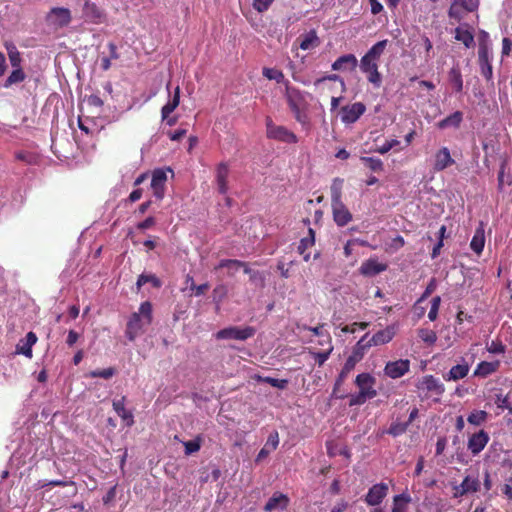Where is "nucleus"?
I'll list each match as a JSON object with an SVG mask.
<instances>
[{
  "mask_svg": "<svg viewBox=\"0 0 512 512\" xmlns=\"http://www.w3.org/2000/svg\"><path fill=\"white\" fill-rule=\"evenodd\" d=\"M153 308L149 301L140 304L138 312L132 313L127 325L125 335L129 341H134L137 336L142 334L147 326L152 323Z\"/></svg>",
  "mask_w": 512,
  "mask_h": 512,
  "instance_id": "f257e3e1",
  "label": "nucleus"
},
{
  "mask_svg": "<svg viewBox=\"0 0 512 512\" xmlns=\"http://www.w3.org/2000/svg\"><path fill=\"white\" fill-rule=\"evenodd\" d=\"M343 182V179L335 178L330 187L333 220L339 227L346 226L353 219L351 212L342 201Z\"/></svg>",
  "mask_w": 512,
  "mask_h": 512,
  "instance_id": "f03ea898",
  "label": "nucleus"
},
{
  "mask_svg": "<svg viewBox=\"0 0 512 512\" xmlns=\"http://www.w3.org/2000/svg\"><path fill=\"white\" fill-rule=\"evenodd\" d=\"M388 40H381L375 43L361 58L360 69L363 73L378 69V62L385 51Z\"/></svg>",
  "mask_w": 512,
  "mask_h": 512,
  "instance_id": "7ed1b4c3",
  "label": "nucleus"
},
{
  "mask_svg": "<svg viewBox=\"0 0 512 512\" xmlns=\"http://www.w3.org/2000/svg\"><path fill=\"white\" fill-rule=\"evenodd\" d=\"M266 135L270 139L288 144H295L298 142V137L295 133L287 129L285 126L275 125L270 117L266 118Z\"/></svg>",
  "mask_w": 512,
  "mask_h": 512,
  "instance_id": "20e7f679",
  "label": "nucleus"
},
{
  "mask_svg": "<svg viewBox=\"0 0 512 512\" xmlns=\"http://www.w3.org/2000/svg\"><path fill=\"white\" fill-rule=\"evenodd\" d=\"M256 333V329L252 326H246V327H237V326H230L224 329L219 330L215 337L218 340L223 339H234V340H240L245 341L251 337H253Z\"/></svg>",
  "mask_w": 512,
  "mask_h": 512,
  "instance_id": "39448f33",
  "label": "nucleus"
},
{
  "mask_svg": "<svg viewBox=\"0 0 512 512\" xmlns=\"http://www.w3.org/2000/svg\"><path fill=\"white\" fill-rule=\"evenodd\" d=\"M222 268H235L238 270L239 268H243L245 274L250 276L251 281H256L257 279L263 281L264 277L258 271H253L249 268L248 264L244 261L237 259H222L217 266L214 267V270L222 269Z\"/></svg>",
  "mask_w": 512,
  "mask_h": 512,
  "instance_id": "423d86ee",
  "label": "nucleus"
},
{
  "mask_svg": "<svg viewBox=\"0 0 512 512\" xmlns=\"http://www.w3.org/2000/svg\"><path fill=\"white\" fill-rule=\"evenodd\" d=\"M71 20L70 10L64 7H54L47 15V22L57 28L68 26Z\"/></svg>",
  "mask_w": 512,
  "mask_h": 512,
  "instance_id": "0eeeda50",
  "label": "nucleus"
},
{
  "mask_svg": "<svg viewBox=\"0 0 512 512\" xmlns=\"http://www.w3.org/2000/svg\"><path fill=\"white\" fill-rule=\"evenodd\" d=\"M366 111V106L362 102H355L351 105H345L341 108V121L345 124L355 123Z\"/></svg>",
  "mask_w": 512,
  "mask_h": 512,
  "instance_id": "6e6552de",
  "label": "nucleus"
},
{
  "mask_svg": "<svg viewBox=\"0 0 512 512\" xmlns=\"http://www.w3.org/2000/svg\"><path fill=\"white\" fill-rule=\"evenodd\" d=\"M410 370V361L408 359H399L389 361L384 367L386 376L392 379H398L408 373Z\"/></svg>",
  "mask_w": 512,
  "mask_h": 512,
  "instance_id": "1a4fd4ad",
  "label": "nucleus"
},
{
  "mask_svg": "<svg viewBox=\"0 0 512 512\" xmlns=\"http://www.w3.org/2000/svg\"><path fill=\"white\" fill-rule=\"evenodd\" d=\"M388 484L386 483H377L369 488L368 493L365 496V502L369 506H377L382 503L385 497L388 494Z\"/></svg>",
  "mask_w": 512,
  "mask_h": 512,
  "instance_id": "9d476101",
  "label": "nucleus"
},
{
  "mask_svg": "<svg viewBox=\"0 0 512 512\" xmlns=\"http://www.w3.org/2000/svg\"><path fill=\"white\" fill-rule=\"evenodd\" d=\"M489 439V434L481 429L469 437L467 448L474 456L478 455L488 444Z\"/></svg>",
  "mask_w": 512,
  "mask_h": 512,
  "instance_id": "9b49d317",
  "label": "nucleus"
},
{
  "mask_svg": "<svg viewBox=\"0 0 512 512\" xmlns=\"http://www.w3.org/2000/svg\"><path fill=\"white\" fill-rule=\"evenodd\" d=\"M478 8V0H451V6L448 11L450 18L461 19L460 9L467 12H474Z\"/></svg>",
  "mask_w": 512,
  "mask_h": 512,
  "instance_id": "f8f14e48",
  "label": "nucleus"
},
{
  "mask_svg": "<svg viewBox=\"0 0 512 512\" xmlns=\"http://www.w3.org/2000/svg\"><path fill=\"white\" fill-rule=\"evenodd\" d=\"M167 181V174L163 169H156L152 173L151 188L154 196L158 200H162L165 195V185Z\"/></svg>",
  "mask_w": 512,
  "mask_h": 512,
  "instance_id": "ddd939ff",
  "label": "nucleus"
},
{
  "mask_svg": "<svg viewBox=\"0 0 512 512\" xmlns=\"http://www.w3.org/2000/svg\"><path fill=\"white\" fill-rule=\"evenodd\" d=\"M417 387L419 389L431 392L432 394H435L438 397H441L445 392L444 384L440 382L437 378H435L433 375L424 376ZM435 401H439V398H437Z\"/></svg>",
  "mask_w": 512,
  "mask_h": 512,
  "instance_id": "4468645a",
  "label": "nucleus"
},
{
  "mask_svg": "<svg viewBox=\"0 0 512 512\" xmlns=\"http://www.w3.org/2000/svg\"><path fill=\"white\" fill-rule=\"evenodd\" d=\"M229 166L226 162H221L216 166L215 169V182L217 190L220 194L225 195L228 192V177H229Z\"/></svg>",
  "mask_w": 512,
  "mask_h": 512,
  "instance_id": "2eb2a0df",
  "label": "nucleus"
},
{
  "mask_svg": "<svg viewBox=\"0 0 512 512\" xmlns=\"http://www.w3.org/2000/svg\"><path fill=\"white\" fill-rule=\"evenodd\" d=\"M387 268V264L379 262L376 258H369L361 264L359 271L363 276L373 277L386 271Z\"/></svg>",
  "mask_w": 512,
  "mask_h": 512,
  "instance_id": "dca6fc26",
  "label": "nucleus"
},
{
  "mask_svg": "<svg viewBox=\"0 0 512 512\" xmlns=\"http://www.w3.org/2000/svg\"><path fill=\"white\" fill-rule=\"evenodd\" d=\"M83 16L86 21L94 24L102 23L105 17L103 11L94 2L88 0L84 3Z\"/></svg>",
  "mask_w": 512,
  "mask_h": 512,
  "instance_id": "f3484780",
  "label": "nucleus"
},
{
  "mask_svg": "<svg viewBox=\"0 0 512 512\" xmlns=\"http://www.w3.org/2000/svg\"><path fill=\"white\" fill-rule=\"evenodd\" d=\"M454 163L455 161L451 157L449 149L447 147H442L435 153L433 169L436 172H440L452 166Z\"/></svg>",
  "mask_w": 512,
  "mask_h": 512,
  "instance_id": "a211bd4d",
  "label": "nucleus"
},
{
  "mask_svg": "<svg viewBox=\"0 0 512 512\" xmlns=\"http://www.w3.org/2000/svg\"><path fill=\"white\" fill-rule=\"evenodd\" d=\"M358 66V60L354 54H345L337 58L332 69L335 71H354Z\"/></svg>",
  "mask_w": 512,
  "mask_h": 512,
  "instance_id": "6ab92c4d",
  "label": "nucleus"
},
{
  "mask_svg": "<svg viewBox=\"0 0 512 512\" xmlns=\"http://www.w3.org/2000/svg\"><path fill=\"white\" fill-rule=\"evenodd\" d=\"M126 397L122 396L120 399L113 400L112 406L117 415L125 422L127 427L134 425V416L130 410L125 408Z\"/></svg>",
  "mask_w": 512,
  "mask_h": 512,
  "instance_id": "aec40b11",
  "label": "nucleus"
},
{
  "mask_svg": "<svg viewBox=\"0 0 512 512\" xmlns=\"http://www.w3.org/2000/svg\"><path fill=\"white\" fill-rule=\"evenodd\" d=\"M479 65L481 67V74L486 80H491L493 76V68L489 59L488 48L481 45L478 50Z\"/></svg>",
  "mask_w": 512,
  "mask_h": 512,
  "instance_id": "412c9836",
  "label": "nucleus"
},
{
  "mask_svg": "<svg viewBox=\"0 0 512 512\" xmlns=\"http://www.w3.org/2000/svg\"><path fill=\"white\" fill-rule=\"evenodd\" d=\"M396 329L394 325H389L385 329L376 332L368 341L371 346H379L389 343L395 336Z\"/></svg>",
  "mask_w": 512,
  "mask_h": 512,
  "instance_id": "4be33fe9",
  "label": "nucleus"
},
{
  "mask_svg": "<svg viewBox=\"0 0 512 512\" xmlns=\"http://www.w3.org/2000/svg\"><path fill=\"white\" fill-rule=\"evenodd\" d=\"M37 342V336L34 332H28L25 339H21L16 345V354H22L27 358L33 357L32 346Z\"/></svg>",
  "mask_w": 512,
  "mask_h": 512,
  "instance_id": "5701e85b",
  "label": "nucleus"
},
{
  "mask_svg": "<svg viewBox=\"0 0 512 512\" xmlns=\"http://www.w3.org/2000/svg\"><path fill=\"white\" fill-rule=\"evenodd\" d=\"M286 100L291 110L301 108L305 103V98L301 91L295 87L286 86Z\"/></svg>",
  "mask_w": 512,
  "mask_h": 512,
  "instance_id": "b1692460",
  "label": "nucleus"
},
{
  "mask_svg": "<svg viewBox=\"0 0 512 512\" xmlns=\"http://www.w3.org/2000/svg\"><path fill=\"white\" fill-rule=\"evenodd\" d=\"M289 504V498L283 493L276 492L269 498L264 506L266 512H271L275 509H286Z\"/></svg>",
  "mask_w": 512,
  "mask_h": 512,
  "instance_id": "393cba45",
  "label": "nucleus"
},
{
  "mask_svg": "<svg viewBox=\"0 0 512 512\" xmlns=\"http://www.w3.org/2000/svg\"><path fill=\"white\" fill-rule=\"evenodd\" d=\"M297 41H299V48L302 50L313 49L320 45V39L315 29L300 35Z\"/></svg>",
  "mask_w": 512,
  "mask_h": 512,
  "instance_id": "a878e982",
  "label": "nucleus"
},
{
  "mask_svg": "<svg viewBox=\"0 0 512 512\" xmlns=\"http://www.w3.org/2000/svg\"><path fill=\"white\" fill-rule=\"evenodd\" d=\"M412 498L409 493L403 492L393 497L391 512H407Z\"/></svg>",
  "mask_w": 512,
  "mask_h": 512,
  "instance_id": "bb28decb",
  "label": "nucleus"
},
{
  "mask_svg": "<svg viewBox=\"0 0 512 512\" xmlns=\"http://www.w3.org/2000/svg\"><path fill=\"white\" fill-rule=\"evenodd\" d=\"M499 365H500L499 361H495V362L482 361L477 365V367L474 371V375L478 376V377L485 378V377L493 374L494 372H496L499 368Z\"/></svg>",
  "mask_w": 512,
  "mask_h": 512,
  "instance_id": "cd10ccee",
  "label": "nucleus"
},
{
  "mask_svg": "<svg viewBox=\"0 0 512 512\" xmlns=\"http://www.w3.org/2000/svg\"><path fill=\"white\" fill-rule=\"evenodd\" d=\"M368 333H366L364 336L361 337V339L356 343V345L353 347L351 357L356 359V361H361L365 355V352L372 347L368 338Z\"/></svg>",
  "mask_w": 512,
  "mask_h": 512,
  "instance_id": "c85d7f7f",
  "label": "nucleus"
},
{
  "mask_svg": "<svg viewBox=\"0 0 512 512\" xmlns=\"http://www.w3.org/2000/svg\"><path fill=\"white\" fill-rule=\"evenodd\" d=\"M463 120V113L461 111H455L449 116L445 117L437 123L439 129H445L448 127L459 128Z\"/></svg>",
  "mask_w": 512,
  "mask_h": 512,
  "instance_id": "c756f323",
  "label": "nucleus"
},
{
  "mask_svg": "<svg viewBox=\"0 0 512 512\" xmlns=\"http://www.w3.org/2000/svg\"><path fill=\"white\" fill-rule=\"evenodd\" d=\"M485 245V232L483 225L481 224L475 231V234L471 240L470 247L476 254H481Z\"/></svg>",
  "mask_w": 512,
  "mask_h": 512,
  "instance_id": "7c9ffc66",
  "label": "nucleus"
},
{
  "mask_svg": "<svg viewBox=\"0 0 512 512\" xmlns=\"http://www.w3.org/2000/svg\"><path fill=\"white\" fill-rule=\"evenodd\" d=\"M469 369L470 368L467 363L457 364L449 370L445 379L448 381H451V380L458 381L460 379H463L464 377H466L468 375Z\"/></svg>",
  "mask_w": 512,
  "mask_h": 512,
  "instance_id": "2f4dec72",
  "label": "nucleus"
},
{
  "mask_svg": "<svg viewBox=\"0 0 512 512\" xmlns=\"http://www.w3.org/2000/svg\"><path fill=\"white\" fill-rule=\"evenodd\" d=\"M355 384L358 386L359 391L375 390V378L369 373L358 374L355 379Z\"/></svg>",
  "mask_w": 512,
  "mask_h": 512,
  "instance_id": "473e14b6",
  "label": "nucleus"
},
{
  "mask_svg": "<svg viewBox=\"0 0 512 512\" xmlns=\"http://www.w3.org/2000/svg\"><path fill=\"white\" fill-rule=\"evenodd\" d=\"M180 102V88L176 87L174 91V95L171 100L167 104H165L161 109L162 119H167L169 115L178 107Z\"/></svg>",
  "mask_w": 512,
  "mask_h": 512,
  "instance_id": "72a5a7b5",
  "label": "nucleus"
},
{
  "mask_svg": "<svg viewBox=\"0 0 512 512\" xmlns=\"http://www.w3.org/2000/svg\"><path fill=\"white\" fill-rule=\"evenodd\" d=\"M376 395H377V391L376 390L359 391L358 394L351 396L350 401H349V405L350 406L362 405L368 399H372Z\"/></svg>",
  "mask_w": 512,
  "mask_h": 512,
  "instance_id": "f704fd0d",
  "label": "nucleus"
},
{
  "mask_svg": "<svg viewBox=\"0 0 512 512\" xmlns=\"http://www.w3.org/2000/svg\"><path fill=\"white\" fill-rule=\"evenodd\" d=\"M455 39L464 44L466 48H470L474 45V35L466 29L457 27L455 29Z\"/></svg>",
  "mask_w": 512,
  "mask_h": 512,
  "instance_id": "c9c22d12",
  "label": "nucleus"
},
{
  "mask_svg": "<svg viewBox=\"0 0 512 512\" xmlns=\"http://www.w3.org/2000/svg\"><path fill=\"white\" fill-rule=\"evenodd\" d=\"M315 244V231L309 227L308 228V235L303 237L299 245L297 247V251L299 254H304L309 248L314 246Z\"/></svg>",
  "mask_w": 512,
  "mask_h": 512,
  "instance_id": "e433bc0d",
  "label": "nucleus"
},
{
  "mask_svg": "<svg viewBox=\"0 0 512 512\" xmlns=\"http://www.w3.org/2000/svg\"><path fill=\"white\" fill-rule=\"evenodd\" d=\"M448 77L454 90L456 92H461L463 90V79L460 69L458 67H452L449 71Z\"/></svg>",
  "mask_w": 512,
  "mask_h": 512,
  "instance_id": "4c0bfd02",
  "label": "nucleus"
},
{
  "mask_svg": "<svg viewBox=\"0 0 512 512\" xmlns=\"http://www.w3.org/2000/svg\"><path fill=\"white\" fill-rule=\"evenodd\" d=\"M146 283H151L153 287L155 288H160L161 285H162V282L160 281V279L154 275V274H141L139 275L138 279H137V282H136V286H137V290L139 291L140 288L145 285Z\"/></svg>",
  "mask_w": 512,
  "mask_h": 512,
  "instance_id": "58836bf2",
  "label": "nucleus"
},
{
  "mask_svg": "<svg viewBox=\"0 0 512 512\" xmlns=\"http://www.w3.org/2000/svg\"><path fill=\"white\" fill-rule=\"evenodd\" d=\"M488 418V413L484 410H474L472 411L467 418V421L475 426H480L483 424Z\"/></svg>",
  "mask_w": 512,
  "mask_h": 512,
  "instance_id": "ea45409f",
  "label": "nucleus"
},
{
  "mask_svg": "<svg viewBox=\"0 0 512 512\" xmlns=\"http://www.w3.org/2000/svg\"><path fill=\"white\" fill-rule=\"evenodd\" d=\"M25 77H26V75H25L24 71L21 69V67L15 68L10 73L8 78L6 79V81L4 83V87L8 88L13 84L20 83V82L24 81Z\"/></svg>",
  "mask_w": 512,
  "mask_h": 512,
  "instance_id": "a19ab883",
  "label": "nucleus"
},
{
  "mask_svg": "<svg viewBox=\"0 0 512 512\" xmlns=\"http://www.w3.org/2000/svg\"><path fill=\"white\" fill-rule=\"evenodd\" d=\"M462 486L467 493H475L480 490V481L477 477L466 476L462 481Z\"/></svg>",
  "mask_w": 512,
  "mask_h": 512,
  "instance_id": "79ce46f5",
  "label": "nucleus"
},
{
  "mask_svg": "<svg viewBox=\"0 0 512 512\" xmlns=\"http://www.w3.org/2000/svg\"><path fill=\"white\" fill-rule=\"evenodd\" d=\"M213 301L217 304H220L228 295V287L227 285L220 283L215 286L212 292Z\"/></svg>",
  "mask_w": 512,
  "mask_h": 512,
  "instance_id": "37998d69",
  "label": "nucleus"
},
{
  "mask_svg": "<svg viewBox=\"0 0 512 512\" xmlns=\"http://www.w3.org/2000/svg\"><path fill=\"white\" fill-rule=\"evenodd\" d=\"M361 161L365 164V166L374 172H380L384 168L383 162L379 158L361 157Z\"/></svg>",
  "mask_w": 512,
  "mask_h": 512,
  "instance_id": "c03bdc74",
  "label": "nucleus"
},
{
  "mask_svg": "<svg viewBox=\"0 0 512 512\" xmlns=\"http://www.w3.org/2000/svg\"><path fill=\"white\" fill-rule=\"evenodd\" d=\"M418 336L423 342L430 344V345L434 344L437 340L436 333L433 330L428 329V328L419 329Z\"/></svg>",
  "mask_w": 512,
  "mask_h": 512,
  "instance_id": "a18cd8bd",
  "label": "nucleus"
},
{
  "mask_svg": "<svg viewBox=\"0 0 512 512\" xmlns=\"http://www.w3.org/2000/svg\"><path fill=\"white\" fill-rule=\"evenodd\" d=\"M409 426V422L400 423V422H393L389 429L387 430V433L389 435H392L393 437L400 436L404 434Z\"/></svg>",
  "mask_w": 512,
  "mask_h": 512,
  "instance_id": "49530a36",
  "label": "nucleus"
},
{
  "mask_svg": "<svg viewBox=\"0 0 512 512\" xmlns=\"http://www.w3.org/2000/svg\"><path fill=\"white\" fill-rule=\"evenodd\" d=\"M263 76H265L269 80H275L276 82L280 83L284 79V74L281 70L275 69V68H263Z\"/></svg>",
  "mask_w": 512,
  "mask_h": 512,
  "instance_id": "de8ad7c7",
  "label": "nucleus"
},
{
  "mask_svg": "<svg viewBox=\"0 0 512 512\" xmlns=\"http://www.w3.org/2000/svg\"><path fill=\"white\" fill-rule=\"evenodd\" d=\"M260 381L267 383L271 385L272 387L278 388V389H285L288 385L287 379H277L270 376L266 377H260Z\"/></svg>",
  "mask_w": 512,
  "mask_h": 512,
  "instance_id": "09e8293b",
  "label": "nucleus"
},
{
  "mask_svg": "<svg viewBox=\"0 0 512 512\" xmlns=\"http://www.w3.org/2000/svg\"><path fill=\"white\" fill-rule=\"evenodd\" d=\"M201 437H196L194 440H190L184 443L185 454L190 455L200 450L201 448Z\"/></svg>",
  "mask_w": 512,
  "mask_h": 512,
  "instance_id": "8fccbe9b",
  "label": "nucleus"
},
{
  "mask_svg": "<svg viewBox=\"0 0 512 512\" xmlns=\"http://www.w3.org/2000/svg\"><path fill=\"white\" fill-rule=\"evenodd\" d=\"M15 156L17 160L23 161L29 165H35L38 162V157L30 152H17Z\"/></svg>",
  "mask_w": 512,
  "mask_h": 512,
  "instance_id": "3c124183",
  "label": "nucleus"
},
{
  "mask_svg": "<svg viewBox=\"0 0 512 512\" xmlns=\"http://www.w3.org/2000/svg\"><path fill=\"white\" fill-rule=\"evenodd\" d=\"M114 374H115V369L112 368V367H109V368L102 369V370L90 371L88 376L91 377V378H98V377H100V378H104V379H109Z\"/></svg>",
  "mask_w": 512,
  "mask_h": 512,
  "instance_id": "603ef678",
  "label": "nucleus"
},
{
  "mask_svg": "<svg viewBox=\"0 0 512 512\" xmlns=\"http://www.w3.org/2000/svg\"><path fill=\"white\" fill-rule=\"evenodd\" d=\"M8 55L11 66L13 68H20L21 56L15 46L12 45L11 48H8Z\"/></svg>",
  "mask_w": 512,
  "mask_h": 512,
  "instance_id": "864d4df0",
  "label": "nucleus"
},
{
  "mask_svg": "<svg viewBox=\"0 0 512 512\" xmlns=\"http://www.w3.org/2000/svg\"><path fill=\"white\" fill-rule=\"evenodd\" d=\"M441 298L440 296H435L431 301V307L428 312V318L430 321H435L438 316V310L440 307Z\"/></svg>",
  "mask_w": 512,
  "mask_h": 512,
  "instance_id": "5fc2aeb1",
  "label": "nucleus"
},
{
  "mask_svg": "<svg viewBox=\"0 0 512 512\" xmlns=\"http://www.w3.org/2000/svg\"><path fill=\"white\" fill-rule=\"evenodd\" d=\"M487 350L492 354H503L506 346L500 340H493L490 344H487Z\"/></svg>",
  "mask_w": 512,
  "mask_h": 512,
  "instance_id": "6e6d98bb",
  "label": "nucleus"
},
{
  "mask_svg": "<svg viewBox=\"0 0 512 512\" xmlns=\"http://www.w3.org/2000/svg\"><path fill=\"white\" fill-rule=\"evenodd\" d=\"M365 74H367L368 82L373 84L374 87L379 88L381 86L382 77H381V74L379 73L378 69H373L370 72H365Z\"/></svg>",
  "mask_w": 512,
  "mask_h": 512,
  "instance_id": "4d7b16f0",
  "label": "nucleus"
},
{
  "mask_svg": "<svg viewBox=\"0 0 512 512\" xmlns=\"http://www.w3.org/2000/svg\"><path fill=\"white\" fill-rule=\"evenodd\" d=\"M495 404L501 410L508 409L510 413H512V406L509 403L508 397L503 396L502 394H497L495 398Z\"/></svg>",
  "mask_w": 512,
  "mask_h": 512,
  "instance_id": "13d9d810",
  "label": "nucleus"
},
{
  "mask_svg": "<svg viewBox=\"0 0 512 512\" xmlns=\"http://www.w3.org/2000/svg\"><path fill=\"white\" fill-rule=\"evenodd\" d=\"M273 0H253V8L259 12L263 13L269 9Z\"/></svg>",
  "mask_w": 512,
  "mask_h": 512,
  "instance_id": "bf43d9fd",
  "label": "nucleus"
},
{
  "mask_svg": "<svg viewBox=\"0 0 512 512\" xmlns=\"http://www.w3.org/2000/svg\"><path fill=\"white\" fill-rule=\"evenodd\" d=\"M400 144V141L397 139H392L390 141H386L383 145L378 147L375 151L380 154H386L394 147L398 146Z\"/></svg>",
  "mask_w": 512,
  "mask_h": 512,
  "instance_id": "052dcab7",
  "label": "nucleus"
},
{
  "mask_svg": "<svg viewBox=\"0 0 512 512\" xmlns=\"http://www.w3.org/2000/svg\"><path fill=\"white\" fill-rule=\"evenodd\" d=\"M369 326L368 322H354L351 325H346L342 328V332L344 333H355L357 328L366 329Z\"/></svg>",
  "mask_w": 512,
  "mask_h": 512,
  "instance_id": "680f3d73",
  "label": "nucleus"
},
{
  "mask_svg": "<svg viewBox=\"0 0 512 512\" xmlns=\"http://www.w3.org/2000/svg\"><path fill=\"white\" fill-rule=\"evenodd\" d=\"M279 445V435L277 431L270 433L266 441L265 446L270 450L274 451Z\"/></svg>",
  "mask_w": 512,
  "mask_h": 512,
  "instance_id": "e2e57ef3",
  "label": "nucleus"
},
{
  "mask_svg": "<svg viewBox=\"0 0 512 512\" xmlns=\"http://www.w3.org/2000/svg\"><path fill=\"white\" fill-rule=\"evenodd\" d=\"M332 350H333V347L331 346L326 351L314 353L313 355H314V359H315L316 363L319 366H322L327 361V359L329 358Z\"/></svg>",
  "mask_w": 512,
  "mask_h": 512,
  "instance_id": "0e129e2a",
  "label": "nucleus"
},
{
  "mask_svg": "<svg viewBox=\"0 0 512 512\" xmlns=\"http://www.w3.org/2000/svg\"><path fill=\"white\" fill-rule=\"evenodd\" d=\"M187 281H191V289L195 290L196 296L203 295L210 287L208 283H204L198 286L195 285L193 278L190 276L187 277Z\"/></svg>",
  "mask_w": 512,
  "mask_h": 512,
  "instance_id": "69168bd1",
  "label": "nucleus"
},
{
  "mask_svg": "<svg viewBox=\"0 0 512 512\" xmlns=\"http://www.w3.org/2000/svg\"><path fill=\"white\" fill-rule=\"evenodd\" d=\"M294 114V117L297 122H299L302 125L308 124V116L306 113L302 112L301 108H298L296 110H291Z\"/></svg>",
  "mask_w": 512,
  "mask_h": 512,
  "instance_id": "338daca9",
  "label": "nucleus"
},
{
  "mask_svg": "<svg viewBox=\"0 0 512 512\" xmlns=\"http://www.w3.org/2000/svg\"><path fill=\"white\" fill-rule=\"evenodd\" d=\"M116 489H117V485H114L113 487H111L107 493L105 494V496L103 497V503L105 505L109 504L110 502H112L115 497H116Z\"/></svg>",
  "mask_w": 512,
  "mask_h": 512,
  "instance_id": "774afa93",
  "label": "nucleus"
}]
</instances>
